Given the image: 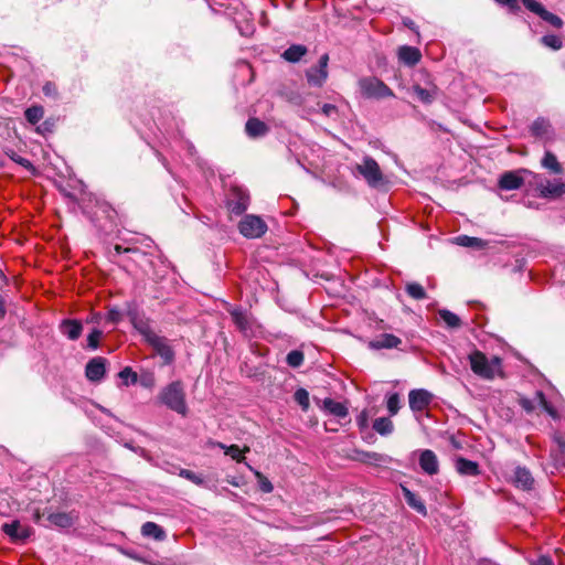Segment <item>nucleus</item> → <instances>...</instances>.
Returning a JSON list of instances; mask_svg holds the SVG:
<instances>
[{"label":"nucleus","instance_id":"obj_1","mask_svg":"<svg viewBox=\"0 0 565 565\" xmlns=\"http://www.w3.org/2000/svg\"><path fill=\"white\" fill-rule=\"evenodd\" d=\"M472 372L481 379L493 380L503 374L502 360L499 356L489 359L481 351H473L468 356Z\"/></svg>","mask_w":565,"mask_h":565},{"label":"nucleus","instance_id":"obj_2","mask_svg":"<svg viewBox=\"0 0 565 565\" xmlns=\"http://www.w3.org/2000/svg\"><path fill=\"white\" fill-rule=\"evenodd\" d=\"M158 399L161 404L179 415H188L185 392L182 382L174 381L166 385L159 393Z\"/></svg>","mask_w":565,"mask_h":565},{"label":"nucleus","instance_id":"obj_3","mask_svg":"<svg viewBox=\"0 0 565 565\" xmlns=\"http://www.w3.org/2000/svg\"><path fill=\"white\" fill-rule=\"evenodd\" d=\"M360 93L365 98L382 99L394 97L393 90L381 79L369 76L358 82Z\"/></svg>","mask_w":565,"mask_h":565},{"label":"nucleus","instance_id":"obj_4","mask_svg":"<svg viewBox=\"0 0 565 565\" xmlns=\"http://www.w3.org/2000/svg\"><path fill=\"white\" fill-rule=\"evenodd\" d=\"M534 182L541 198L557 199L565 194V179L551 181L541 174H535Z\"/></svg>","mask_w":565,"mask_h":565},{"label":"nucleus","instance_id":"obj_5","mask_svg":"<svg viewBox=\"0 0 565 565\" xmlns=\"http://www.w3.org/2000/svg\"><path fill=\"white\" fill-rule=\"evenodd\" d=\"M356 171L364 178L372 188H377L384 183V175L379 163L371 157H364L362 162L356 166Z\"/></svg>","mask_w":565,"mask_h":565},{"label":"nucleus","instance_id":"obj_6","mask_svg":"<svg viewBox=\"0 0 565 565\" xmlns=\"http://www.w3.org/2000/svg\"><path fill=\"white\" fill-rule=\"evenodd\" d=\"M239 233L246 238L262 237L267 231V224L257 215H245L238 224Z\"/></svg>","mask_w":565,"mask_h":565},{"label":"nucleus","instance_id":"obj_7","mask_svg":"<svg viewBox=\"0 0 565 565\" xmlns=\"http://www.w3.org/2000/svg\"><path fill=\"white\" fill-rule=\"evenodd\" d=\"M226 203L231 213L241 215L249 205V195L244 189L239 186H232L227 194Z\"/></svg>","mask_w":565,"mask_h":565},{"label":"nucleus","instance_id":"obj_8","mask_svg":"<svg viewBox=\"0 0 565 565\" xmlns=\"http://www.w3.org/2000/svg\"><path fill=\"white\" fill-rule=\"evenodd\" d=\"M146 341L156 350V352L164 359L167 363L173 359V352L167 340L149 329L142 330Z\"/></svg>","mask_w":565,"mask_h":565},{"label":"nucleus","instance_id":"obj_9","mask_svg":"<svg viewBox=\"0 0 565 565\" xmlns=\"http://www.w3.org/2000/svg\"><path fill=\"white\" fill-rule=\"evenodd\" d=\"M1 531L14 543L25 542L33 534V529L29 525H22L19 520L3 523Z\"/></svg>","mask_w":565,"mask_h":565},{"label":"nucleus","instance_id":"obj_10","mask_svg":"<svg viewBox=\"0 0 565 565\" xmlns=\"http://www.w3.org/2000/svg\"><path fill=\"white\" fill-rule=\"evenodd\" d=\"M328 62H329V55L323 54L319 58V63L317 66L310 67L307 73V81L310 85L320 87L323 85V83L328 78Z\"/></svg>","mask_w":565,"mask_h":565},{"label":"nucleus","instance_id":"obj_11","mask_svg":"<svg viewBox=\"0 0 565 565\" xmlns=\"http://www.w3.org/2000/svg\"><path fill=\"white\" fill-rule=\"evenodd\" d=\"M522 3L529 11L537 14L542 20L550 23L552 26L557 28V29L562 28V25H563L562 19L558 15L547 11L536 0H522Z\"/></svg>","mask_w":565,"mask_h":565},{"label":"nucleus","instance_id":"obj_12","mask_svg":"<svg viewBox=\"0 0 565 565\" xmlns=\"http://www.w3.org/2000/svg\"><path fill=\"white\" fill-rule=\"evenodd\" d=\"M106 359L102 356L93 358L85 367V375L90 382H100L106 373Z\"/></svg>","mask_w":565,"mask_h":565},{"label":"nucleus","instance_id":"obj_13","mask_svg":"<svg viewBox=\"0 0 565 565\" xmlns=\"http://www.w3.org/2000/svg\"><path fill=\"white\" fill-rule=\"evenodd\" d=\"M412 92L416 95L417 99L423 104H431L438 96V87L431 82L427 81L426 86L414 84Z\"/></svg>","mask_w":565,"mask_h":565},{"label":"nucleus","instance_id":"obj_14","mask_svg":"<svg viewBox=\"0 0 565 565\" xmlns=\"http://www.w3.org/2000/svg\"><path fill=\"white\" fill-rule=\"evenodd\" d=\"M433 395L426 390H412L408 394L409 407L413 412L424 411L431 402Z\"/></svg>","mask_w":565,"mask_h":565},{"label":"nucleus","instance_id":"obj_15","mask_svg":"<svg viewBox=\"0 0 565 565\" xmlns=\"http://www.w3.org/2000/svg\"><path fill=\"white\" fill-rule=\"evenodd\" d=\"M419 466L424 472L430 476L436 475L439 471L437 456L429 449H425L420 452Z\"/></svg>","mask_w":565,"mask_h":565},{"label":"nucleus","instance_id":"obj_16","mask_svg":"<svg viewBox=\"0 0 565 565\" xmlns=\"http://www.w3.org/2000/svg\"><path fill=\"white\" fill-rule=\"evenodd\" d=\"M402 343V340L394 334L383 333L370 341L369 347L375 350L394 349Z\"/></svg>","mask_w":565,"mask_h":565},{"label":"nucleus","instance_id":"obj_17","mask_svg":"<svg viewBox=\"0 0 565 565\" xmlns=\"http://www.w3.org/2000/svg\"><path fill=\"white\" fill-rule=\"evenodd\" d=\"M60 331L70 340H77L83 331L81 321L74 319H64L60 323Z\"/></svg>","mask_w":565,"mask_h":565},{"label":"nucleus","instance_id":"obj_18","mask_svg":"<svg viewBox=\"0 0 565 565\" xmlns=\"http://www.w3.org/2000/svg\"><path fill=\"white\" fill-rule=\"evenodd\" d=\"M513 482L518 488L530 490L534 484V479L527 468L516 467L514 470Z\"/></svg>","mask_w":565,"mask_h":565},{"label":"nucleus","instance_id":"obj_19","mask_svg":"<svg viewBox=\"0 0 565 565\" xmlns=\"http://www.w3.org/2000/svg\"><path fill=\"white\" fill-rule=\"evenodd\" d=\"M523 185V178L514 171L505 172L499 179V188L502 190H516Z\"/></svg>","mask_w":565,"mask_h":565},{"label":"nucleus","instance_id":"obj_20","mask_svg":"<svg viewBox=\"0 0 565 565\" xmlns=\"http://www.w3.org/2000/svg\"><path fill=\"white\" fill-rule=\"evenodd\" d=\"M422 54L414 46L404 45L398 49V58L408 66H413L419 62Z\"/></svg>","mask_w":565,"mask_h":565},{"label":"nucleus","instance_id":"obj_21","mask_svg":"<svg viewBox=\"0 0 565 565\" xmlns=\"http://www.w3.org/2000/svg\"><path fill=\"white\" fill-rule=\"evenodd\" d=\"M268 130V126L258 118H249L245 125V131L252 138L263 137Z\"/></svg>","mask_w":565,"mask_h":565},{"label":"nucleus","instance_id":"obj_22","mask_svg":"<svg viewBox=\"0 0 565 565\" xmlns=\"http://www.w3.org/2000/svg\"><path fill=\"white\" fill-rule=\"evenodd\" d=\"M214 445L223 449L226 456H230L233 460L237 462H245L244 454L249 451V447H244L243 449H241L237 445L226 446L225 444L220 441L215 443Z\"/></svg>","mask_w":565,"mask_h":565},{"label":"nucleus","instance_id":"obj_23","mask_svg":"<svg viewBox=\"0 0 565 565\" xmlns=\"http://www.w3.org/2000/svg\"><path fill=\"white\" fill-rule=\"evenodd\" d=\"M456 469L462 476H478L480 473L479 465L476 461L465 458H457Z\"/></svg>","mask_w":565,"mask_h":565},{"label":"nucleus","instance_id":"obj_24","mask_svg":"<svg viewBox=\"0 0 565 565\" xmlns=\"http://www.w3.org/2000/svg\"><path fill=\"white\" fill-rule=\"evenodd\" d=\"M141 534L146 537H152L156 541L166 540V532L163 529L154 522H146L141 526Z\"/></svg>","mask_w":565,"mask_h":565},{"label":"nucleus","instance_id":"obj_25","mask_svg":"<svg viewBox=\"0 0 565 565\" xmlns=\"http://www.w3.org/2000/svg\"><path fill=\"white\" fill-rule=\"evenodd\" d=\"M323 409L338 418H344L349 414L348 407L344 404L335 402L332 398L323 399Z\"/></svg>","mask_w":565,"mask_h":565},{"label":"nucleus","instance_id":"obj_26","mask_svg":"<svg viewBox=\"0 0 565 565\" xmlns=\"http://www.w3.org/2000/svg\"><path fill=\"white\" fill-rule=\"evenodd\" d=\"M402 490L407 504L418 513L426 515L427 509L424 502L409 489L403 487Z\"/></svg>","mask_w":565,"mask_h":565},{"label":"nucleus","instance_id":"obj_27","mask_svg":"<svg viewBox=\"0 0 565 565\" xmlns=\"http://www.w3.org/2000/svg\"><path fill=\"white\" fill-rule=\"evenodd\" d=\"M47 519L51 522V524L62 529L71 527L74 524V516L72 515V513H51Z\"/></svg>","mask_w":565,"mask_h":565},{"label":"nucleus","instance_id":"obj_28","mask_svg":"<svg viewBox=\"0 0 565 565\" xmlns=\"http://www.w3.org/2000/svg\"><path fill=\"white\" fill-rule=\"evenodd\" d=\"M551 132V124L544 118H537L531 125V134L537 138H548Z\"/></svg>","mask_w":565,"mask_h":565},{"label":"nucleus","instance_id":"obj_29","mask_svg":"<svg viewBox=\"0 0 565 565\" xmlns=\"http://www.w3.org/2000/svg\"><path fill=\"white\" fill-rule=\"evenodd\" d=\"M307 51L308 50L305 45L294 44L282 53V57L288 62L296 63L306 55Z\"/></svg>","mask_w":565,"mask_h":565},{"label":"nucleus","instance_id":"obj_30","mask_svg":"<svg viewBox=\"0 0 565 565\" xmlns=\"http://www.w3.org/2000/svg\"><path fill=\"white\" fill-rule=\"evenodd\" d=\"M541 164L543 168L550 170L554 174H559L563 172V168L561 163L558 162L556 156L552 153L551 151H546Z\"/></svg>","mask_w":565,"mask_h":565},{"label":"nucleus","instance_id":"obj_31","mask_svg":"<svg viewBox=\"0 0 565 565\" xmlns=\"http://www.w3.org/2000/svg\"><path fill=\"white\" fill-rule=\"evenodd\" d=\"M233 322L245 332L249 328L248 317L241 308H234L230 311Z\"/></svg>","mask_w":565,"mask_h":565},{"label":"nucleus","instance_id":"obj_32","mask_svg":"<svg viewBox=\"0 0 565 565\" xmlns=\"http://www.w3.org/2000/svg\"><path fill=\"white\" fill-rule=\"evenodd\" d=\"M373 429L382 436H387L393 433L394 425L390 418L380 417L374 420Z\"/></svg>","mask_w":565,"mask_h":565},{"label":"nucleus","instance_id":"obj_33","mask_svg":"<svg viewBox=\"0 0 565 565\" xmlns=\"http://www.w3.org/2000/svg\"><path fill=\"white\" fill-rule=\"evenodd\" d=\"M456 243L460 246L465 247H473V248H482L486 243L478 238V237H471L468 235H460L456 237Z\"/></svg>","mask_w":565,"mask_h":565},{"label":"nucleus","instance_id":"obj_34","mask_svg":"<svg viewBox=\"0 0 565 565\" xmlns=\"http://www.w3.org/2000/svg\"><path fill=\"white\" fill-rule=\"evenodd\" d=\"M439 316L449 328H459L461 324L460 318L447 309L439 310Z\"/></svg>","mask_w":565,"mask_h":565},{"label":"nucleus","instance_id":"obj_35","mask_svg":"<svg viewBox=\"0 0 565 565\" xmlns=\"http://www.w3.org/2000/svg\"><path fill=\"white\" fill-rule=\"evenodd\" d=\"M245 465L248 467V469L250 471L254 472V475L256 476L257 480H258V483H259V488L263 492L265 493H269L273 491L274 487L271 484V482L259 471L255 470L252 466H249L247 462H245Z\"/></svg>","mask_w":565,"mask_h":565},{"label":"nucleus","instance_id":"obj_36","mask_svg":"<svg viewBox=\"0 0 565 565\" xmlns=\"http://www.w3.org/2000/svg\"><path fill=\"white\" fill-rule=\"evenodd\" d=\"M24 115L30 124L35 125L42 119L44 110L41 106H32L25 110Z\"/></svg>","mask_w":565,"mask_h":565},{"label":"nucleus","instance_id":"obj_37","mask_svg":"<svg viewBox=\"0 0 565 565\" xmlns=\"http://www.w3.org/2000/svg\"><path fill=\"white\" fill-rule=\"evenodd\" d=\"M406 292L416 300H422L426 298L425 289L422 285L417 282H408L406 285Z\"/></svg>","mask_w":565,"mask_h":565},{"label":"nucleus","instance_id":"obj_38","mask_svg":"<svg viewBox=\"0 0 565 565\" xmlns=\"http://www.w3.org/2000/svg\"><path fill=\"white\" fill-rule=\"evenodd\" d=\"M535 399L537 401V403L543 407V409L550 415L552 416L553 418H556L557 417V412L556 409L547 402L545 395L543 394V392L541 391H537L535 393Z\"/></svg>","mask_w":565,"mask_h":565},{"label":"nucleus","instance_id":"obj_39","mask_svg":"<svg viewBox=\"0 0 565 565\" xmlns=\"http://www.w3.org/2000/svg\"><path fill=\"white\" fill-rule=\"evenodd\" d=\"M295 401L301 406L302 411H308L310 406L309 393L305 388H298L294 394Z\"/></svg>","mask_w":565,"mask_h":565},{"label":"nucleus","instance_id":"obj_40","mask_svg":"<svg viewBox=\"0 0 565 565\" xmlns=\"http://www.w3.org/2000/svg\"><path fill=\"white\" fill-rule=\"evenodd\" d=\"M179 476L191 481L192 483H194L196 486H200V487L205 486L204 479L200 475L193 472L192 470L181 469L179 472Z\"/></svg>","mask_w":565,"mask_h":565},{"label":"nucleus","instance_id":"obj_41","mask_svg":"<svg viewBox=\"0 0 565 565\" xmlns=\"http://www.w3.org/2000/svg\"><path fill=\"white\" fill-rule=\"evenodd\" d=\"M286 362L291 367H298L303 363V353L299 350H292L287 354Z\"/></svg>","mask_w":565,"mask_h":565},{"label":"nucleus","instance_id":"obj_42","mask_svg":"<svg viewBox=\"0 0 565 565\" xmlns=\"http://www.w3.org/2000/svg\"><path fill=\"white\" fill-rule=\"evenodd\" d=\"M554 441L557 448L552 451V456L557 463L563 462L565 455V441L561 437H555Z\"/></svg>","mask_w":565,"mask_h":565},{"label":"nucleus","instance_id":"obj_43","mask_svg":"<svg viewBox=\"0 0 565 565\" xmlns=\"http://www.w3.org/2000/svg\"><path fill=\"white\" fill-rule=\"evenodd\" d=\"M541 41L545 46L553 50H559L562 47V40L554 34L544 35Z\"/></svg>","mask_w":565,"mask_h":565},{"label":"nucleus","instance_id":"obj_44","mask_svg":"<svg viewBox=\"0 0 565 565\" xmlns=\"http://www.w3.org/2000/svg\"><path fill=\"white\" fill-rule=\"evenodd\" d=\"M118 376L124 381V383H125L126 385H128L129 383L135 384V383L137 382V380H138L137 373H136V372H134V371H132L130 367H128V366H127V367H125V369H122V370L119 372Z\"/></svg>","mask_w":565,"mask_h":565},{"label":"nucleus","instance_id":"obj_45","mask_svg":"<svg viewBox=\"0 0 565 565\" xmlns=\"http://www.w3.org/2000/svg\"><path fill=\"white\" fill-rule=\"evenodd\" d=\"M103 335V332L98 329H94L87 337V345L92 350H96L99 345V340Z\"/></svg>","mask_w":565,"mask_h":565},{"label":"nucleus","instance_id":"obj_46","mask_svg":"<svg viewBox=\"0 0 565 565\" xmlns=\"http://www.w3.org/2000/svg\"><path fill=\"white\" fill-rule=\"evenodd\" d=\"M387 409L391 415H396L399 409V396L397 393H394L387 398Z\"/></svg>","mask_w":565,"mask_h":565},{"label":"nucleus","instance_id":"obj_47","mask_svg":"<svg viewBox=\"0 0 565 565\" xmlns=\"http://www.w3.org/2000/svg\"><path fill=\"white\" fill-rule=\"evenodd\" d=\"M356 424L360 429H364L369 425V413L366 409L362 411L356 417Z\"/></svg>","mask_w":565,"mask_h":565},{"label":"nucleus","instance_id":"obj_48","mask_svg":"<svg viewBox=\"0 0 565 565\" xmlns=\"http://www.w3.org/2000/svg\"><path fill=\"white\" fill-rule=\"evenodd\" d=\"M121 312L117 309H110L108 312H107V316H106V320L110 323H118L120 320H121Z\"/></svg>","mask_w":565,"mask_h":565},{"label":"nucleus","instance_id":"obj_49","mask_svg":"<svg viewBox=\"0 0 565 565\" xmlns=\"http://www.w3.org/2000/svg\"><path fill=\"white\" fill-rule=\"evenodd\" d=\"M321 111L324 116L332 117L338 114V108L332 104H323L321 107Z\"/></svg>","mask_w":565,"mask_h":565},{"label":"nucleus","instance_id":"obj_50","mask_svg":"<svg viewBox=\"0 0 565 565\" xmlns=\"http://www.w3.org/2000/svg\"><path fill=\"white\" fill-rule=\"evenodd\" d=\"M531 565H554L551 557L542 555L537 559L531 562Z\"/></svg>","mask_w":565,"mask_h":565},{"label":"nucleus","instance_id":"obj_51","mask_svg":"<svg viewBox=\"0 0 565 565\" xmlns=\"http://www.w3.org/2000/svg\"><path fill=\"white\" fill-rule=\"evenodd\" d=\"M499 4L507 6L510 9L514 10L518 8V1L516 0H494Z\"/></svg>","mask_w":565,"mask_h":565},{"label":"nucleus","instance_id":"obj_52","mask_svg":"<svg viewBox=\"0 0 565 565\" xmlns=\"http://www.w3.org/2000/svg\"><path fill=\"white\" fill-rule=\"evenodd\" d=\"M43 93L46 95V96H52L55 94V85L52 84V83H46L44 86H43Z\"/></svg>","mask_w":565,"mask_h":565},{"label":"nucleus","instance_id":"obj_53","mask_svg":"<svg viewBox=\"0 0 565 565\" xmlns=\"http://www.w3.org/2000/svg\"><path fill=\"white\" fill-rule=\"evenodd\" d=\"M520 404L521 406L526 411V412H531L534 409V405L532 403V401L527 399V398H522L520 401Z\"/></svg>","mask_w":565,"mask_h":565},{"label":"nucleus","instance_id":"obj_54","mask_svg":"<svg viewBox=\"0 0 565 565\" xmlns=\"http://www.w3.org/2000/svg\"><path fill=\"white\" fill-rule=\"evenodd\" d=\"M7 313V308H6V300L4 298L0 295V316L1 317H4Z\"/></svg>","mask_w":565,"mask_h":565},{"label":"nucleus","instance_id":"obj_55","mask_svg":"<svg viewBox=\"0 0 565 565\" xmlns=\"http://www.w3.org/2000/svg\"><path fill=\"white\" fill-rule=\"evenodd\" d=\"M40 519H41L40 511H39V510H36V511L34 512V514H33V520H34L35 522H40Z\"/></svg>","mask_w":565,"mask_h":565},{"label":"nucleus","instance_id":"obj_56","mask_svg":"<svg viewBox=\"0 0 565 565\" xmlns=\"http://www.w3.org/2000/svg\"><path fill=\"white\" fill-rule=\"evenodd\" d=\"M366 456H367V458L375 459V460H377L380 458V455H377L376 452L367 454Z\"/></svg>","mask_w":565,"mask_h":565},{"label":"nucleus","instance_id":"obj_57","mask_svg":"<svg viewBox=\"0 0 565 565\" xmlns=\"http://www.w3.org/2000/svg\"><path fill=\"white\" fill-rule=\"evenodd\" d=\"M19 163L22 164V166L30 164V162L26 159H20Z\"/></svg>","mask_w":565,"mask_h":565},{"label":"nucleus","instance_id":"obj_58","mask_svg":"<svg viewBox=\"0 0 565 565\" xmlns=\"http://www.w3.org/2000/svg\"><path fill=\"white\" fill-rule=\"evenodd\" d=\"M115 249H116L117 253H121V250H122L121 246H119V245H116Z\"/></svg>","mask_w":565,"mask_h":565}]
</instances>
